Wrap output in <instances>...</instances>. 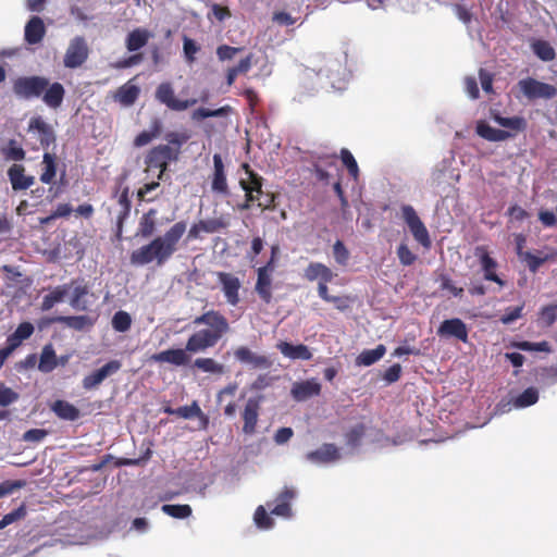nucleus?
Segmentation results:
<instances>
[{"label": "nucleus", "mask_w": 557, "mask_h": 557, "mask_svg": "<svg viewBox=\"0 0 557 557\" xmlns=\"http://www.w3.org/2000/svg\"><path fill=\"white\" fill-rule=\"evenodd\" d=\"M401 367L400 364H393L384 373V380L391 384L396 382L400 377Z\"/></svg>", "instance_id": "63"}, {"label": "nucleus", "mask_w": 557, "mask_h": 557, "mask_svg": "<svg viewBox=\"0 0 557 557\" xmlns=\"http://www.w3.org/2000/svg\"><path fill=\"white\" fill-rule=\"evenodd\" d=\"M174 413H176L177 416H180L184 419H189V418L198 417V416L202 414L201 409L199 408L197 403H193L190 406L180 407L174 411Z\"/></svg>", "instance_id": "56"}, {"label": "nucleus", "mask_w": 557, "mask_h": 557, "mask_svg": "<svg viewBox=\"0 0 557 557\" xmlns=\"http://www.w3.org/2000/svg\"><path fill=\"white\" fill-rule=\"evenodd\" d=\"M213 177L211 188L214 193L226 195L228 191L226 176L224 173V164L220 154L213 156Z\"/></svg>", "instance_id": "25"}, {"label": "nucleus", "mask_w": 557, "mask_h": 557, "mask_svg": "<svg viewBox=\"0 0 557 557\" xmlns=\"http://www.w3.org/2000/svg\"><path fill=\"white\" fill-rule=\"evenodd\" d=\"M64 95V87L60 83L48 84L42 94V100L49 108L58 109L63 102Z\"/></svg>", "instance_id": "30"}, {"label": "nucleus", "mask_w": 557, "mask_h": 557, "mask_svg": "<svg viewBox=\"0 0 557 557\" xmlns=\"http://www.w3.org/2000/svg\"><path fill=\"white\" fill-rule=\"evenodd\" d=\"M194 324H205L209 327L194 333L188 338L186 350L193 354L213 347L230 330L227 320L220 312L213 310L195 318Z\"/></svg>", "instance_id": "2"}, {"label": "nucleus", "mask_w": 557, "mask_h": 557, "mask_svg": "<svg viewBox=\"0 0 557 557\" xmlns=\"http://www.w3.org/2000/svg\"><path fill=\"white\" fill-rule=\"evenodd\" d=\"M341 159L344 165L347 168L349 174L357 180L359 175V168L352 153L348 149L341 150Z\"/></svg>", "instance_id": "48"}, {"label": "nucleus", "mask_w": 557, "mask_h": 557, "mask_svg": "<svg viewBox=\"0 0 557 557\" xmlns=\"http://www.w3.org/2000/svg\"><path fill=\"white\" fill-rule=\"evenodd\" d=\"M386 352L384 345H377L374 349H366L361 351L356 358V364L362 367H370L377 362Z\"/></svg>", "instance_id": "34"}, {"label": "nucleus", "mask_w": 557, "mask_h": 557, "mask_svg": "<svg viewBox=\"0 0 557 557\" xmlns=\"http://www.w3.org/2000/svg\"><path fill=\"white\" fill-rule=\"evenodd\" d=\"M397 257L399 262L405 265H411L417 260V255L411 251L407 244L401 243L397 248Z\"/></svg>", "instance_id": "52"}, {"label": "nucleus", "mask_w": 557, "mask_h": 557, "mask_svg": "<svg viewBox=\"0 0 557 557\" xmlns=\"http://www.w3.org/2000/svg\"><path fill=\"white\" fill-rule=\"evenodd\" d=\"M437 335L443 338H456L462 343L468 342V327L466 323L458 319H448L441 323L437 329Z\"/></svg>", "instance_id": "12"}, {"label": "nucleus", "mask_w": 557, "mask_h": 557, "mask_svg": "<svg viewBox=\"0 0 557 557\" xmlns=\"http://www.w3.org/2000/svg\"><path fill=\"white\" fill-rule=\"evenodd\" d=\"M87 294L88 289L85 285H75L72 289L71 307L76 310H86L88 308V302L85 300Z\"/></svg>", "instance_id": "39"}, {"label": "nucleus", "mask_w": 557, "mask_h": 557, "mask_svg": "<svg viewBox=\"0 0 557 557\" xmlns=\"http://www.w3.org/2000/svg\"><path fill=\"white\" fill-rule=\"evenodd\" d=\"M465 90L471 99H476L479 97V87L474 77H466Z\"/></svg>", "instance_id": "62"}, {"label": "nucleus", "mask_w": 557, "mask_h": 557, "mask_svg": "<svg viewBox=\"0 0 557 557\" xmlns=\"http://www.w3.org/2000/svg\"><path fill=\"white\" fill-rule=\"evenodd\" d=\"M161 131V123L156 120L151 125L150 131L141 132L134 140L135 146L143 147L148 145L153 138H156Z\"/></svg>", "instance_id": "42"}, {"label": "nucleus", "mask_w": 557, "mask_h": 557, "mask_svg": "<svg viewBox=\"0 0 557 557\" xmlns=\"http://www.w3.org/2000/svg\"><path fill=\"white\" fill-rule=\"evenodd\" d=\"M156 98L174 111H184L197 103V99L180 100L174 96V90L169 83L161 84L156 92Z\"/></svg>", "instance_id": "10"}, {"label": "nucleus", "mask_w": 557, "mask_h": 557, "mask_svg": "<svg viewBox=\"0 0 557 557\" xmlns=\"http://www.w3.org/2000/svg\"><path fill=\"white\" fill-rule=\"evenodd\" d=\"M296 497V491L285 487L273 502L268 503L271 515L290 519L293 517L292 502Z\"/></svg>", "instance_id": "9"}, {"label": "nucleus", "mask_w": 557, "mask_h": 557, "mask_svg": "<svg viewBox=\"0 0 557 557\" xmlns=\"http://www.w3.org/2000/svg\"><path fill=\"white\" fill-rule=\"evenodd\" d=\"M539 389L535 387H528L521 394L511 399L509 405L515 409H523L530 407L539 401Z\"/></svg>", "instance_id": "32"}, {"label": "nucleus", "mask_w": 557, "mask_h": 557, "mask_svg": "<svg viewBox=\"0 0 557 557\" xmlns=\"http://www.w3.org/2000/svg\"><path fill=\"white\" fill-rule=\"evenodd\" d=\"M48 87V79L41 76L18 77L13 84V91L24 99L41 96Z\"/></svg>", "instance_id": "5"}, {"label": "nucleus", "mask_w": 557, "mask_h": 557, "mask_svg": "<svg viewBox=\"0 0 557 557\" xmlns=\"http://www.w3.org/2000/svg\"><path fill=\"white\" fill-rule=\"evenodd\" d=\"M203 233H215L221 228L226 227V223H224L221 219H209L200 221V226Z\"/></svg>", "instance_id": "57"}, {"label": "nucleus", "mask_w": 557, "mask_h": 557, "mask_svg": "<svg viewBox=\"0 0 557 557\" xmlns=\"http://www.w3.org/2000/svg\"><path fill=\"white\" fill-rule=\"evenodd\" d=\"M523 307L524 305L522 304L517 307L506 308L504 314L500 317V322L508 325L520 319L522 317Z\"/></svg>", "instance_id": "54"}, {"label": "nucleus", "mask_w": 557, "mask_h": 557, "mask_svg": "<svg viewBox=\"0 0 557 557\" xmlns=\"http://www.w3.org/2000/svg\"><path fill=\"white\" fill-rule=\"evenodd\" d=\"M320 81H329L331 87L335 90L345 88L349 74L341 61L330 60L323 69L317 74Z\"/></svg>", "instance_id": "6"}, {"label": "nucleus", "mask_w": 557, "mask_h": 557, "mask_svg": "<svg viewBox=\"0 0 557 557\" xmlns=\"http://www.w3.org/2000/svg\"><path fill=\"white\" fill-rule=\"evenodd\" d=\"M272 261H269L267 265L258 269V280L256 284V290L260 297L269 302L271 299V273H272Z\"/></svg>", "instance_id": "23"}, {"label": "nucleus", "mask_w": 557, "mask_h": 557, "mask_svg": "<svg viewBox=\"0 0 557 557\" xmlns=\"http://www.w3.org/2000/svg\"><path fill=\"white\" fill-rule=\"evenodd\" d=\"M132 324V318L126 311H117L112 318V327L116 332H126Z\"/></svg>", "instance_id": "47"}, {"label": "nucleus", "mask_w": 557, "mask_h": 557, "mask_svg": "<svg viewBox=\"0 0 557 557\" xmlns=\"http://www.w3.org/2000/svg\"><path fill=\"white\" fill-rule=\"evenodd\" d=\"M69 290L70 287L67 285L55 287L53 290H51L44 297L41 309L44 311L50 310L55 304L61 302L64 299Z\"/></svg>", "instance_id": "37"}, {"label": "nucleus", "mask_w": 557, "mask_h": 557, "mask_svg": "<svg viewBox=\"0 0 557 557\" xmlns=\"http://www.w3.org/2000/svg\"><path fill=\"white\" fill-rule=\"evenodd\" d=\"M234 356L239 362L249 364L252 368H268L270 364L267 357L257 355L245 346L238 347Z\"/></svg>", "instance_id": "26"}, {"label": "nucleus", "mask_w": 557, "mask_h": 557, "mask_svg": "<svg viewBox=\"0 0 557 557\" xmlns=\"http://www.w3.org/2000/svg\"><path fill=\"white\" fill-rule=\"evenodd\" d=\"M474 255L479 258L484 278L495 282L499 287H504L505 282L496 274L497 262L490 256L486 247L478 246Z\"/></svg>", "instance_id": "11"}, {"label": "nucleus", "mask_w": 557, "mask_h": 557, "mask_svg": "<svg viewBox=\"0 0 557 557\" xmlns=\"http://www.w3.org/2000/svg\"><path fill=\"white\" fill-rule=\"evenodd\" d=\"M187 352L189 351L186 350V348L168 349L152 355L151 360L160 363H170L176 367H182L186 366L190 360Z\"/></svg>", "instance_id": "18"}, {"label": "nucleus", "mask_w": 557, "mask_h": 557, "mask_svg": "<svg viewBox=\"0 0 557 557\" xmlns=\"http://www.w3.org/2000/svg\"><path fill=\"white\" fill-rule=\"evenodd\" d=\"M156 210H149L139 222L138 234L145 238L151 236L156 230Z\"/></svg>", "instance_id": "38"}, {"label": "nucleus", "mask_w": 557, "mask_h": 557, "mask_svg": "<svg viewBox=\"0 0 557 557\" xmlns=\"http://www.w3.org/2000/svg\"><path fill=\"white\" fill-rule=\"evenodd\" d=\"M48 435V431L44 429H30L23 434V441L28 443L42 442Z\"/></svg>", "instance_id": "58"}, {"label": "nucleus", "mask_w": 557, "mask_h": 557, "mask_svg": "<svg viewBox=\"0 0 557 557\" xmlns=\"http://www.w3.org/2000/svg\"><path fill=\"white\" fill-rule=\"evenodd\" d=\"M335 274L321 262H310L304 271V277L309 282H331Z\"/></svg>", "instance_id": "22"}, {"label": "nucleus", "mask_w": 557, "mask_h": 557, "mask_svg": "<svg viewBox=\"0 0 557 557\" xmlns=\"http://www.w3.org/2000/svg\"><path fill=\"white\" fill-rule=\"evenodd\" d=\"M57 356L51 344L45 345L39 359L38 369L44 373H49L57 367Z\"/></svg>", "instance_id": "36"}, {"label": "nucleus", "mask_w": 557, "mask_h": 557, "mask_svg": "<svg viewBox=\"0 0 557 557\" xmlns=\"http://www.w3.org/2000/svg\"><path fill=\"white\" fill-rule=\"evenodd\" d=\"M8 176L14 190L27 189L35 182L33 176L25 175V169L21 164H13L8 171Z\"/></svg>", "instance_id": "21"}, {"label": "nucleus", "mask_w": 557, "mask_h": 557, "mask_svg": "<svg viewBox=\"0 0 557 557\" xmlns=\"http://www.w3.org/2000/svg\"><path fill=\"white\" fill-rule=\"evenodd\" d=\"M195 367L207 373L222 374L224 371V367L211 358L196 359Z\"/></svg>", "instance_id": "45"}, {"label": "nucleus", "mask_w": 557, "mask_h": 557, "mask_svg": "<svg viewBox=\"0 0 557 557\" xmlns=\"http://www.w3.org/2000/svg\"><path fill=\"white\" fill-rule=\"evenodd\" d=\"M186 228L185 222H176L163 235L134 250L131 255V263L146 265L156 262L157 265H163L177 251Z\"/></svg>", "instance_id": "1"}, {"label": "nucleus", "mask_w": 557, "mask_h": 557, "mask_svg": "<svg viewBox=\"0 0 557 557\" xmlns=\"http://www.w3.org/2000/svg\"><path fill=\"white\" fill-rule=\"evenodd\" d=\"M24 486L22 481H4L0 483V498Z\"/></svg>", "instance_id": "59"}, {"label": "nucleus", "mask_w": 557, "mask_h": 557, "mask_svg": "<svg viewBox=\"0 0 557 557\" xmlns=\"http://www.w3.org/2000/svg\"><path fill=\"white\" fill-rule=\"evenodd\" d=\"M161 510L175 519H186L193 512L189 505H163Z\"/></svg>", "instance_id": "43"}, {"label": "nucleus", "mask_w": 557, "mask_h": 557, "mask_svg": "<svg viewBox=\"0 0 557 557\" xmlns=\"http://www.w3.org/2000/svg\"><path fill=\"white\" fill-rule=\"evenodd\" d=\"M88 46L83 37L73 38L65 51L63 63L67 69L81 66L88 58Z\"/></svg>", "instance_id": "7"}, {"label": "nucleus", "mask_w": 557, "mask_h": 557, "mask_svg": "<svg viewBox=\"0 0 557 557\" xmlns=\"http://www.w3.org/2000/svg\"><path fill=\"white\" fill-rule=\"evenodd\" d=\"M51 410L62 420L75 421L79 418V410L65 400L54 401Z\"/></svg>", "instance_id": "33"}, {"label": "nucleus", "mask_w": 557, "mask_h": 557, "mask_svg": "<svg viewBox=\"0 0 557 557\" xmlns=\"http://www.w3.org/2000/svg\"><path fill=\"white\" fill-rule=\"evenodd\" d=\"M491 116L499 126L504 127L505 131L510 133L521 132L527 127V121L523 116L515 115L505 117L498 111H492Z\"/></svg>", "instance_id": "27"}, {"label": "nucleus", "mask_w": 557, "mask_h": 557, "mask_svg": "<svg viewBox=\"0 0 557 557\" xmlns=\"http://www.w3.org/2000/svg\"><path fill=\"white\" fill-rule=\"evenodd\" d=\"M20 398V395L13 391L12 388L8 387L3 382H0V406L7 407L15 401H17Z\"/></svg>", "instance_id": "50"}, {"label": "nucleus", "mask_w": 557, "mask_h": 557, "mask_svg": "<svg viewBox=\"0 0 557 557\" xmlns=\"http://www.w3.org/2000/svg\"><path fill=\"white\" fill-rule=\"evenodd\" d=\"M53 322L64 324L65 326L76 330V331H84L87 329H90L95 322L96 319L90 315H74V317H57L53 319Z\"/></svg>", "instance_id": "28"}, {"label": "nucleus", "mask_w": 557, "mask_h": 557, "mask_svg": "<svg viewBox=\"0 0 557 557\" xmlns=\"http://www.w3.org/2000/svg\"><path fill=\"white\" fill-rule=\"evenodd\" d=\"M253 521L258 529L260 530H270L274 527V521L264 508V506H258Z\"/></svg>", "instance_id": "41"}, {"label": "nucleus", "mask_w": 557, "mask_h": 557, "mask_svg": "<svg viewBox=\"0 0 557 557\" xmlns=\"http://www.w3.org/2000/svg\"><path fill=\"white\" fill-rule=\"evenodd\" d=\"M244 168L246 170L247 178H240V185L243 189L246 191L247 200L242 206V209H248L250 202L255 201H258L259 207H267L268 205L261 201L260 199V196L262 194L260 177H258L255 173L249 171L247 164H244Z\"/></svg>", "instance_id": "8"}, {"label": "nucleus", "mask_w": 557, "mask_h": 557, "mask_svg": "<svg viewBox=\"0 0 557 557\" xmlns=\"http://www.w3.org/2000/svg\"><path fill=\"white\" fill-rule=\"evenodd\" d=\"M42 164L44 172L40 175V181L45 184H50L55 176L54 157L50 153H45Z\"/></svg>", "instance_id": "44"}, {"label": "nucleus", "mask_w": 557, "mask_h": 557, "mask_svg": "<svg viewBox=\"0 0 557 557\" xmlns=\"http://www.w3.org/2000/svg\"><path fill=\"white\" fill-rule=\"evenodd\" d=\"M259 410H260V398H249L246 403L244 412H243V419H244V426L243 431L246 434H252L256 431V425L258 422L259 417Z\"/></svg>", "instance_id": "19"}, {"label": "nucleus", "mask_w": 557, "mask_h": 557, "mask_svg": "<svg viewBox=\"0 0 557 557\" xmlns=\"http://www.w3.org/2000/svg\"><path fill=\"white\" fill-rule=\"evenodd\" d=\"M532 50L543 61H552L555 58V50L549 42L536 40L532 44Z\"/></svg>", "instance_id": "40"}, {"label": "nucleus", "mask_w": 557, "mask_h": 557, "mask_svg": "<svg viewBox=\"0 0 557 557\" xmlns=\"http://www.w3.org/2000/svg\"><path fill=\"white\" fill-rule=\"evenodd\" d=\"M139 88L136 85L131 83H126L119 88L114 98L122 106L128 107L132 106L139 96Z\"/></svg>", "instance_id": "35"}, {"label": "nucleus", "mask_w": 557, "mask_h": 557, "mask_svg": "<svg viewBox=\"0 0 557 557\" xmlns=\"http://www.w3.org/2000/svg\"><path fill=\"white\" fill-rule=\"evenodd\" d=\"M401 218L408 226L414 240L418 242L422 247H431V238L428 228L419 218L414 208L410 205H403L400 207Z\"/></svg>", "instance_id": "3"}, {"label": "nucleus", "mask_w": 557, "mask_h": 557, "mask_svg": "<svg viewBox=\"0 0 557 557\" xmlns=\"http://www.w3.org/2000/svg\"><path fill=\"white\" fill-rule=\"evenodd\" d=\"M476 134L488 141H504L510 137H512V133L505 131V129H498L495 127H492L490 124H487L485 121H478L475 126Z\"/></svg>", "instance_id": "24"}, {"label": "nucleus", "mask_w": 557, "mask_h": 557, "mask_svg": "<svg viewBox=\"0 0 557 557\" xmlns=\"http://www.w3.org/2000/svg\"><path fill=\"white\" fill-rule=\"evenodd\" d=\"M321 392V384L317 379L295 382L290 389V395L297 401H304L312 396L319 395Z\"/></svg>", "instance_id": "17"}, {"label": "nucleus", "mask_w": 557, "mask_h": 557, "mask_svg": "<svg viewBox=\"0 0 557 557\" xmlns=\"http://www.w3.org/2000/svg\"><path fill=\"white\" fill-rule=\"evenodd\" d=\"M293 434L294 432L290 428H281L276 431L274 441L278 445L285 444L292 438Z\"/></svg>", "instance_id": "64"}, {"label": "nucleus", "mask_w": 557, "mask_h": 557, "mask_svg": "<svg viewBox=\"0 0 557 557\" xmlns=\"http://www.w3.org/2000/svg\"><path fill=\"white\" fill-rule=\"evenodd\" d=\"M230 108L228 107H222L215 110L205 109L200 108L193 112L191 119L195 121H200L207 117H219L224 116L227 114Z\"/></svg>", "instance_id": "46"}, {"label": "nucleus", "mask_w": 557, "mask_h": 557, "mask_svg": "<svg viewBox=\"0 0 557 557\" xmlns=\"http://www.w3.org/2000/svg\"><path fill=\"white\" fill-rule=\"evenodd\" d=\"M240 51L242 48L221 45L216 49V55L220 61H227L232 60Z\"/></svg>", "instance_id": "55"}, {"label": "nucleus", "mask_w": 557, "mask_h": 557, "mask_svg": "<svg viewBox=\"0 0 557 557\" xmlns=\"http://www.w3.org/2000/svg\"><path fill=\"white\" fill-rule=\"evenodd\" d=\"M218 278L222 285V292L226 298V301L232 306H236L239 301V280L235 275L225 272H219Z\"/></svg>", "instance_id": "16"}, {"label": "nucleus", "mask_w": 557, "mask_h": 557, "mask_svg": "<svg viewBox=\"0 0 557 557\" xmlns=\"http://www.w3.org/2000/svg\"><path fill=\"white\" fill-rule=\"evenodd\" d=\"M515 347H517L520 350L523 351H542V352H550L552 348L550 345L543 341L539 343H532V342H519L515 344Z\"/></svg>", "instance_id": "49"}, {"label": "nucleus", "mask_w": 557, "mask_h": 557, "mask_svg": "<svg viewBox=\"0 0 557 557\" xmlns=\"http://www.w3.org/2000/svg\"><path fill=\"white\" fill-rule=\"evenodd\" d=\"M276 347L284 357L290 360H310L312 358L311 350L304 344L293 345L287 342H280Z\"/></svg>", "instance_id": "20"}, {"label": "nucleus", "mask_w": 557, "mask_h": 557, "mask_svg": "<svg viewBox=\"0 0 557 557\" xmlns=\"http://www.w3.org/2000/svg\"><path fill=\"white\" fill-rule=\"evenodd\" d=\"M557 319V305H549L542 308L540 312V324L550 326Z\"/></svg>", "instance_id": "51"}, {"label": "nucleus", "mask_w": 557, "mask_h": 557, "mask_svg": "<svg viewBox=\"0 0 557 557\" xmlns=\"http://www.w3.org/2000/svg\"><path fill=\"white\" fill-rule=\"evenodd\" d=\"M333 256L335 261L341 265H346L349 259V251L341 240H336L333 245Z\"/></svg>", "instance_id": "53"}, {"label": "nucleus", "mask_w": 557, "mask_h": 557, "mask_svg": "<svg viewBox=\"0 0 557 557\" xmlns=\"http://www.w3.org/2000/svg\"><path fill=\"white\" fill-rule=\"evenodd\" d=\"M27 513L25 505H21L15 510L4 515L2 518L4 519V522H7L8 525L12 524L15 521H18L23 519Z\"/></svg>", "instance_id": "61"}, {"label": "nucleus", "mask_w": 557, "mask_h": 557, "mask_svg": "<svg viewBox=\"0 0 557 557\" xmlns=\"http://www.w3.org/2000/svg\"><path fill=\"white\" fill-rule=\"evenodd\" d=\"M152 37V34L145 28H136L131 32L126 38V48L128 51L134 52L141 49L148 40Z\"/></svg>", "instance_id": "31"}, {"label": "nucleus", "mask_w": 557, "mask_h": 557, "mask_svg": "<svg viewBox=\"0 0 557 557\" xmlns=\"http://www.w3.org/2000/svg\"><path fill=\"white\" fill-rule=\"evenodd\" d=\"M341 454L338 448L333 444H323L315 450L306 455V460L315 466H325L339 460Z\"/></svg>", "instance_id": "13"}, {"label": "nucleus", "mask_w": 557, "mask_h": 557, "mask_svg": "<svg viewBox=\"0 0 557 557\" xmlns=\"http://www.w3.org/2000/svg\"><path fill=\"white\" fill-rule=\"evenodd\" d=\"M174 157L173 150L168 145H161L153 148L147 157L149 168L159 169V178L166 170L168 162Z\"/></svg>", "instance_id": "15"}, {"label": "nucleus", "mask_w": 557, "mask_h": 557, "mask_svg": "<svg viewBox=\"0 0 557 557\" xmlns=\"http://www.w3.org/2000/svg\"><path fill=\"white\" fill-rule=\"evenodd\" d=\"M517 87L528 100L552 99L557 95V89L547 83L540 82L533 77H525L518 82Z\"/></svg>", "instance_id": "4"}, {"label": "nucleus", "mask_w": 557, "mask_h": 557, "mask_svg": "<svg viewBox=\"0 0 557 557\" xmlns=\"http://www.w3.org/2000/svg\"><path fill=\"white\" fill-rule=\"evenodd\" d=\"M259 62V58H256L253 54H249L242 59L235 67L240 74H245L251 69L253 64H258Z\"/></svg>", "instance_id": "60"}, {"label": "nucleus", "mask_w": 557, "mask_h": 557, "mask_svg": "<svg viewBox=\"0 0 557 557\" xmlns=\"http://www.w3.org/2000/svg\"><path fill=\"white\" fill-rule=\"evenodd\" d=\"M122 364L119 360H112L106 363L100 369L86 375L83 380V387L85 389H92L101 384L108 376L116 373L121 369Z\"/></svg>", "instance_id": "14"}, {"label": "nucleus", "mask_w": 557, "mask_h": 557, "mask_svg": "<svg viewBox=\"0 0 557 557\" xmlns=\"http://www.w3.org/2000/svg\"><path fill=\"white\" fill-rule=\"evenodd\" d=\"M46 29L44 22L38 16H33L25 26V40L35 45L42 40Z\"/></svg>", "instance_id": "29"}]
</instances>
